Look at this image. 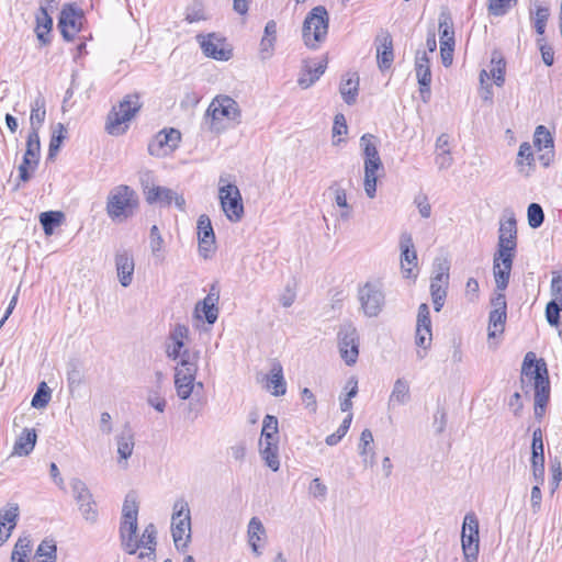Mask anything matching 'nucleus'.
I'll use <instances>...</instances> for the list:
<instances>
[{
    "mask_svg": "<svg viewBox=\"0 0 562 562\" xmlns=\"http://www.w3.org/2000/svg\"><path fill=\"white\" fill-rule=\"evenodd\" d=\"M137 207L138 196L131 187L120 184L109 192L105 211L111 220H126L133 216Z\"/></svg>",
    "mask_w": 562,
    "mask_h": 562,
    "instance_id": "1",
    "label": "nucleus"
},
{
    "mask_svg": "<svg viewBox=\"0 0 562 562\" xmlns=\"http://www.w3.org/2000/svg\"><path fill=\"white\" fill-rule=\"evenodd\" d=\"M142 109L140 97L138 93H130L114 105L106 116L105 131L113 136L123 135L127 126L124 123L130 122Z\"/></svg>",
    "mask_w": 562,
    "mask_h": 562,
    "instance_id": "2",
    "label": "nucleus"
},
{
    "mask_svg": "<svg viewBox=\"0 0 562 562\" xmlns=\"http://www.w3.org/2000/svg\"><path fill=\"white\" fill-rule=\"evenodd\" d=\"M137 502L135 497L127 495L122 508L120 539L123 550L128 554H135L139 549V540L137 537Z\"/></svg>",
    "mask_w": 562,
    "mask_h": 562,
    "instance_id": "3",
    "label": "nucleus"
},
{
    "mask_svg": "<svg viewBox=\"0 0 562 562\" xmlns=\"http://www.w3.org/2000/svg\"><path fill=\"white\" fill-rule=\"evenodd\" d=\"M240 109L238 103L228 95H217L210 103L205 119L209 123L211 132L220 133L225 126L222 124L223 119L239 123Z\"/></svg>",
    "mask_w": 562,
    "mask_h": 562,
    "instance_id": "4",
    "label": "nucleus"
},
{
    "mask_svg": "<svg viewBox=\"0 0 562 562\" xmlns=\"http://www.w3.org/2000/svg\"><path fill=\"white\" fill-rule=\"evenodd\" d=\"M329 25V16L325 7L317 5L313 8L306 15L303 27L302 36L304 43L310 48H317L318 44L324 42Z\"/></svg>",
    "mask_w": 562,
    "mask_h": 562,
    "instance_id": "5",
    "label": "nucleus"
},
{
    "mask_svg": "<svg viewBox=\"0 0 562 562\" xmlns=\"http://www.w3.org/2000/svg\"><path fill=\"white\" fill-rule=\"evenodd\" d=\"M357 300L364 316L378 317L385 306L383 284L378 281H367L358 285Z\"/></svg>",
    "mask_w": 562,
    "mask_h": 562,
    "instance_id": "6",
    "label": "nucleus"
},
{
    "mask_svg": "<svg viewBox=\"0 0 562 562\" xmlns=\"http://www.w3.org/2000/svg\"><path fill=\"white\" fill-rule=\"evenodd\" d=\"M171 533L177 550L184 551L191 540V515L188 502L182 498L173 504Z\"/></svg>",
    "mask_w": 562,
    "mask_h": 562,
    "instance_id": "7",
    "label": "nucleus"
},
{
    "mask_svg": "<svg viewBox=\"0 0 562 562\" xmlns=\"http://www.w3.org/2000/svg\"><path fill=\"white\" fill-rule=\"evenodd\" d=\"M521 383L526 380L532 382L535 392L550 391V380L547 363L543 359H537L535 352L526 353L521 366Z\"/></svg>",
    "mask_w": 562,
    "mask_h": 562,
    "instance_id": "8",
    "label": "nucleus"
},
{
    "mask_svg": "<svg viewBox=\"0 0 562 562\" xmlns=\"http://www.w3.org/2000/svg\"><path fill=\"white\" fill-rule=\"evenodd\" d=\"M479 520L474 513H468L463 519L461 544L464 559L475 561L479 555Z\"/></svg>",
    "mask_w": 562,
    "mask_h": 562,
    "instance_id": "9",
    "label": "nucleus"
},
{
    "mask_svg": "<svg viewBox=\"0 0 562 562\" xmlns=\"http://www.w3.org/2000/svg\"><path fill=\"white\" fill-rule=\"evenodd\" d=\"M83 11L74 3H65L58 18V29L65 41L70 42L81 31Z\"/></svg>",
    "mask_w": 562,
    "mask_h": 562,
    "instance_id": "10",
    "label": "nucleus"
},
{
    "mask_svg": "<svg viewBox=\"0 0 562 562\" xmlns=\"http://www.w3.org/2000/svg\"><path fill=\"white\" fill-rule=\"evenodd\" d=\"M220 201L226 217L233 222H239L244 215V205L239 189L235 184H225L220 188Z\"/></svg>",
    "mask_w": 562,
    "mask_h": 562,
    "instance_id": "11",
    "label": "nucleus"
},
{
    "mask_svg": "<svg viewBox=\"0 0 562 562\" xmlns=\"http://www.w3.org/2000/svg\"><path fill=\"white\" fill-rule=\"evenodd\" d=\"M74 498L87 521L95 522L98 518L97 504L87 484L80 479H74L70 483Z\"/></svg>",
    "mask_w": 562,
    "mask_h": 562,
    "instance_id": "12",
    "label": "nucleus"
},
{
    "mask_svg": "<svg viewBox=\"0 0 562 562\" xmlns=\"http://www.w3.org/2000/svg\"><path fill=\"white\" fill-rule=\"evenodd\" d=\"M181 133L176 128H164L148 144V153L155 157H165L178 148Z\"/></svg>",
    "mask_w": 562,
    "mask_h": 562,
    "instance_id": "13",
    "label": "nucleus"
},
{
    "mask_svg": "<svg viewBox=\"0 0 562 562\" xmlns=\"http://www.w3.org/2000/svg\"><path fill=\"white\" fill-rule=\"evenodd\" d=\"M339 352L346 364L352 366L359 356V337L352 325H345L338 331Z\"/></svg>",
    "mask_w": 562,
    "mask_h": 562,
    "instance_id": "14",
    "label": "nucleus"
},
{
    "mask_svg": "<svg viewBox=\"0 0 562 562\" xmlns=\"http://www.w3.org/2000/svg\"><path fill=\"white\" fill-rule=\"evenodd\" d=\"M493 310L488 315V338L495 337L504 331L507 318V303L505 293H495L491 300Z\"/></svg>",
    "mask_w": 562,
    "mask_h": 562,
    "instance_id": "15",
    "label": "nucleus"
},
{
    "mask_svg": "<svg viewBox=\"0 0 562 562\" xmlns=\"http://www.w3.org/2000/svg\"><path fill=\"white\" fill-rule=\"evenodd\" d=\"M220 289L212 284L209 294L195 304L194 313L196 317L204 318L207 324L213 325L218 317Z\"/></svg>",
    "mask_w": 562,
    "mask_h": 562,
    "instance_id": "16",
    "label": "nucleus"
},
{
    "mask_svg": "<svg viewBox=\"0 0 562 562\" xmlns=\"http://www.w3.org/2000/svg\"><path fill=\"white\" fill-rule=\"evenodd\" d=\"M198 40L205 56L216 60H228L232 57V50L226 48L224 38L212 33L206 36L198 35Z\"/></svg>",
    "mask_w": 562,
    "mask_h": 562,
    "instance_id": "17",
    "label": "nucleus"
},
{
    "mask_svg": "<svg viewBox=\"0 0 562 562\" xmlns=\"http://www.w3.org/2000/svg\"><path fill=\"white\" fill-rule=\"evenodd\" d=\"M55 4V0H46V5H41L35 14V33L42 45H48L50 43L53 19L48 14V9H53Z\"/></svg>",
    "mask_w": 562,
    "mask_h": 562,
    "instance_id": "18",
    "label": "nucleus"
},
{
    "mask_svg": "<svg viewBox=\"0 0 562 562\" xmlns=\"http://www.w3.org/2000/svg\"><path fill=\"white\" fill-rule=\"evenodd\" d=\"M513 262V258L493 257V276L496 288L495 293H504L507 289Z\"/></svg>",
    "mask_w": 562,
    "mask_h": 562,
    "instance_id": "19",
    "label": "nucleus"
},
{
    "mask_svg": "<svg viewBox=\"0 0 562 562\" xmlns=\"http://www.w3.org/2000/svg\"><path fill=\"white\" fill-rule=\"evenodd\" d=\"M415 71L419 83V91L423 98L430 93L431 70L430 61L426 52H417L415 57Z\"/></svg>",
    "mask_w": 562,
    "mask_h": 562,
    "instance_id": "20",
    "label": "nucleus"
},
{
    "mask_svg": "<svg viewBox=\"0 0 562 562\" xmlns=\"http://www.w3.org/2000/svg\"><path fill=\"white\" fill-rule=\"evenodd\" d=\"M376 60L380 70L384 71L392 66L394 60L393 40L389 32H382L376 36Z\"/></svg>",
    "mask_w": 562,
    "mask_h": 562,
    "instance_id": "21",
    "label": "nucleus"
},
{
    "mask_svg": "<svg viewBox=\"0 0 562 562\" xmlns=\"http://www.w3.org/2000/svg\"><path fill=\"white\" fill-rule=\"evenodd\" d=\"M198 239L199 251L204 258H207V252L212 250L215 243V235L207 215L202 214L198 220Z\"/></svg>",
    "mask_w": 562,
    "mask_h": 562,
    "instance_id": "22",
    "label": "nucleus"
},
{
    "mask_svg": "<svg viewBox=\"0 0 562 562\" xmlns=\"http://www.w3.org/2000/svg\"><path fill=\"white\" fill-rule=\"evenodd\" d=\"M401 266L405 277H409L412 268L417 265V254L412 235L403 233L400 238Z\"/></svg>",
    "mask_w": 562,
    "mask_h": 562,
    "instance_id": "23",
    "label": "nucleus"
},
{
    "mask_svg": "<svg viewBox=\"0 0 562 562\" xmlns=\"http://www.w3.org/2000/svg\"><path fill=\"white\" fill-rule=\"evenodd\" d=\"M115 267L121 285H131L135 268L133 256L127 250L119 251L115 255Z\"/></svg>",
    "mask_w": 562,
    "mask_h": 562,
    "instance_id": "24",
    "label": "nucleus"
},
{
    "mask_svg": "<svg viewBox=\"0 0 562 562\" xmlns=\"http://www.w3.org/2000/svg\"><path fill=\"white\" fill-rule=\"evenodd\" d=\"M189 328L186 325L177 324L169 335L171 341L166 349L168 358L177 360L183 352L186 340L188 339Z\"/></svg>",
    "mask_w": 562,
    "mask_h": 562,
    "instance_id": "25",
    "label": "nucleus"
},
{
    "mask_svg": "<svg viewBox=\"0 0 562 562\" xmlns=\"http://www.w3.org/2000/svg\"><path fill=\"white\" fill-rule=\"evenodd\" d=\"M449 274L448 272H438L430 281V294L436 312H440L445 305L447 296Z\"/></svg>",
    "mask_w": 562,
    "mask_h": 562,
    "instance_id": "26",
    "label": "nucleus"
},
{
    "mask_svg": "<svg viewBox=\"0 0 562 562\" xmlns=\"http://www.w3.org/2000/svg\"><path fill=\"white\" fill-rule=\"evenodd\" d=\"M327 60L323 59L318 63L305 61L302 72L297 79V83L302 89L313 86L325 72Z\"/></svg>",
    "mask_w": 562,
    "mask_h": 562,
    "instance_id": "27",
    "label": "nucleus"
},
{
    "mask_svg": "<svg viewBox=\"0 0 562 562\" xmlns=\"http://www.w3.org/2000/svg\"><path fill=\"white\" fill-rule=\"evenodd\" d=\"M266 389L270 391L273 396H282L286 392V382L283 375V368L281 363L274 360L271 363L270 372L266 376Z\"/></svg>",
    "mask_w": 562,
    "mask_h": 562,
    "instance_id": "28",
    "label": "nucleus"
},
{
    "mask_svg": "<svg viewBox=\"0 0 562 562\" xmlns=\"http://www.w3.org/2000/svg\"><path fill=\"white\" fill-rule=\"evenodd\" d=\"M359 91V76L357 72L347 74L342 77L339 92L344 101L351 105L356 102Z\"/></svg>",
    "mask_w": 562,
    "mask_h": 562,
    "instance_id": "29",
    "label": "nucleus"
},
{
    "mask_svg": "<svg viewBox=\"0 0 562 562\" xmlns=\"http://www.w3.org/2000/svg\"><path fill=\"white\" fill-rule=\"evenodd\" d=\"M18 517V505H12L9 509L0 512V546H2L10 537L11 530L16 525Z\"/></svg>",
    "mask_w": 562,
    "mask_h": 562,
    "instance_id": "30",
    "label": "nucleus"
},
{
    "mask_svg": "<svg viewBox=\"0 0 562 562\" xmlns=\"http://www.w3.org/2000/svg\"><path fill=\"white\" fill-rule=\"evenodd\" d=\"M36 439L35 429L25 428L14 442L13 454L29 456L35 447Z\"/></svg>",
    "mask_w": 562,
    "mask_h": 562,
    "instance_id": "31",
    "label": "nucleus"
},
{
    "mask_svg": "<svg viewBox=\"0 0 562 562\" xmlns=\"http://www.w3.org/2000/svg\"><path fill=\"white\" fill-rule=\"evenodd\" d=\"M383 170V164L373 161H364V192L369 199H373L376 194L378 171Z\"/></svg>",
    "mask_w": 562,
    "mask_h": 562,
    "instance_id": "32",
    "label": "nucleus"
},
{
    "mask_svg": "<svg viewBox=\"0 0 562 562\" xmlns=\"http://www.w3.org/2000/svg\"><path fill=\"white\" fill-rule=\"evenodd\" d=\"M248 542L254 553L261 554L258 542L266 537V529L258 517H252L248 522Z\"/></svg>",
    "mask_w": 562,
    "mask_h": 562,
    "instance_id": "33",
    "label": "nucleus"
},
{
    "mask_svg": "<svg viewBox=\"0 0 562 562\" xmlns=\"http://www.w3.org/2000/svg\"><path fill=\"white\" fill-rule=\"evenodd\" d=\"M172 198H176V192L166 187H153L146 191V201L149 204L160 203L161 205L169 206L172 203Z\"/></svg>",
    "mask_w": 562,
    "mask_h": 562,
    "instance_id": "34",
    "label": "nucleus"
},
{
    "mask_svg": "<svg viewBox=\"0 0 562 562\" xmlns=\"http://www.w3.org/2000/svg\"><path fill=\"white\" fill-rule=\"evenodd\" d=\"M200 358V351L184 349L180 355L177 371H182L186 374H196L198 373V360Z\"/></svg>",
    "mask_w": 562,
    "mask_h": 562,
    "instance_id": "35",
    "label": "nucleus"
},
{
    "mask_svg": "<svg viewBox=\"0 0 562 562\" xmlns=\"http://www.w3.org/2000/svg\"><path fill=\"white\" fill-rule=\"evenodd\" d=\"M360 147L362 148L364 161L371 160L376 164H382L376 147V137L374 135L369 133L363 134L360 138Z\"/></svg>",
    "mask_w": 562,
    "mask_h": 562,
    "instance_id": "36",
    "label": "nucleus"
},
{
    "mask_svg": "<svg viewBox=\"0 0 562 562\" xmlns=\"http://www.w3.org/2000/svg\"><path fill=\"white\" fill-rule=\"evenodd\" d=\"M409 401V385L404 379H397L394 382L392 393L389 398V406L403 405Z\"/></svg>",
    "mask_w": 562,
    "mask_h": 562,
    "instance_id": "37",
    "label": "nucleus"
},
{
    "mask_svg": "<svg viewBox=\"0 0 562 562\" xmlns=\"http://www.w3.org/2000/svg\"><path fill=\"white\" fill-rule=\"evenodd\" d=\"M56 542L53 539H44L36 549L34 561L36 562H56L57 559Z\"/></svg>",
    "mask_w": 562,
    "mask_h": 562,
    "instance_id": "38",
    "label": "nucleus"
},
{
    "mask_svg": "<svg viewBox=\"0 0 562 562\" xmlns=\"http://www.w3.org/2000/svg\"><path fill=\"white\" fill-rule=\"evenodd\" d=\"M46 116L45 101L43 98H37L32 104L30 124V132L38 134L41 126L43 125Z\"/></svg>",
    "mask_w": 562,
    "mask_h": 562,
    "instance_id": "39",
    "label": "nucleus"
},
{
    "mask_svg": "<svg viewBox=\"0 0 562 562\" xmlns=\"http://www.w3.org/2000/svg\"><path fill=\"white\" fill-rule=\"evenodd\" d=\"M259 451L266 465L270 468L273 472H277L280 468L279 445L277 442H268L265 446H259Z\"/></svg>",
    "mask_w": 562,
    "mask_h": 562,
    "instance_id": "40",
    "label": "nucleus"
},
{
    "mask_svg": "<svg viewBox=\"0 0 562 562\" xmlns=\"http://www.w3.org/2000/svg\"><path fill=\"white\" fill-rule=\"evenodd\" d=\"M117 452L120 454L119 462L121 463L122 460H127L134 450V436L131 431V429H125L121 432L120 436H117Z\"/></svg>",
    "mask_w": 562,
    "mask_h": 562,
    "instance_id": "41",
    "label": "nucleus"
},
{
    "mask_svg": "<svg viewBox=\"0 0 562 562\" xmlns=\"http://www.w3.org/2000/svg\"><path fill=\"white\" fill-rule=\"evenodd\" d=\"M533 162H535V158H533L531 145L528 142H524L519 146V150L517 154V160H516V165L519 167V172L524 173L526 177H528L530 175V172H529V170L525 169V164H526V166L531 168L533 166Z\"/></svg>",
    "mask_w": 562,
    "mask_h": 562,
    "instance_id": "42",
    "label": "nucleus"
},
{
    "mask_svg": "<svg viewBox=\"0 0 562 562\" xmlns=\"http://www.w3.org/2000/svg\"><path fill=\"white\" fill-rule=\"evenodd\" d=\"M64 214L59 211H47L40 215V223L46 235H52L54 229L61 224Z\"/></svg>",
    "mask_w": 562,
    "mask_h": 562,
    "instance_id": "43",
    "label": "nucleus"
},
{
    "mask_svg": "<svg viewBox=\"0 0 562 562\" xmlns=\"http://www.w3.org/2000/svg\"><path fill=\"white\" fill-rule=\"evenodd\" d=\"M491 66L490 72H487L490 78L494 80L497 87H502L505 82L506 63L504 58L494 53L491 59Z\"/></svg>",
    "mask_w": 562,
    "mask_h": 562,
    "instance_id": "44",
    "label": "nucleus"
},
{
    "mask_svg": "<svg viewBox=\"0 0 562 562\" xmlns=\"http://www.w3.org/2000/svg\"><path fill=\"white\" fill-rule=\"evenodd\" d=\"M32 549V541L29 536L20 537L11 554L12 562H27Z\"/></svg>",
    "mask_w": 562,
    "mask_h": 562,
    "instance_id": "45",
    "label": "nucleus"
},
{
    "mask_svg": "<svg viewBox=\"0 0 562 562\" xmlns=\"http://www.w3.org/2000/svg\"><path fill=\"white\" fill-rule=\"evenodd\" d=\"M150 239V250L156 260V262H162L165 260L164 256V239L159 232V228L156 225H153L149 233Z\"/></svg>",
    "mask_w": 562,
    "mask_h": 562,
    "instance_id": "46",
    "label": "nucleus"
},
{
    "mask_svg": "<svg viewBox=\"0 0 562 562\" xmlns=\"http://www.w3.org/2000/svg\"><path fill=\"white\" fill-rule=\"evenodd\" d=\"M37 166V159L26 158L23 156L22 162L18 167L19 177L14 188L15 190L20 188L21 182L25 183L31 180L32 173L36 170Z\"/></svg>",
    "mask_w": 562,
    "mask_h": 562,
    "instance_id": "47",
    "label": "nucleus"
},
{
    "mask_svg": "<svg viewBox=\"0 0 562 562\" xmlns=\"http://www.w3.org/2000/svg\"><path fill=\"white\" fill-rule=\"evenodd\" d=\"M139 540V548L144 549L138 554V558L144 562H154L156 559V538L142 535Z\"/></svg>",
    "mask_w": 562,
    "mask_h": 562,
    "instance_id": "48",
    "label": "nucleus"
},
{
    "mask_svg": "<svg viewBox=\"0 0 562 562\" xmlns=\"http://www.w3.org/2000/svg\"><path fill=\"white\" fill-rule=\"evenodd\" d=\"M440 41H454L453 22L450 13L446 10L439 15Z\"/></svg>",
    "mask_w": 562,
    "mask_h": 562,
    "instance_id": "49",
    "label": "nucleus"
},
{
    "mask_svg": "<svg viewBox=\"0 0 562 562\" xmlns=\"http://www.w3.org/2000/svg\"><path fill=\"white\" fill-rule=\"evenodd\" d=\"M533 144L538 148V150L553 149V138L550 132L543 125H539L536 127L533 135Z\"/></svg>",
    "mask_w": 562,
    "mask_h": 562,
    "instance_id": "50",
    "label": "nucleus"
},
{
    "mask_svg": "<svg viewBox=\"0 0 562 562\" xmlns=\"http://www.w3.org/2000/svg\"><path fill=\"white\" fill-rule=\"evenodd\" d=\"M67 381L70 390L81 385L83 374L79 361L71 360L67 363Z\"/></svg>",
    "mask_w": 562,
    "mask_h": 562,
    "instance_id": "51",
    "label": "nucleus"
},
{
    "mask_svg": "<svg viewBox=\"0 0 562 562\" xmlns=\"http://www.w3.org/2000/svg\"><path fill=\"white\" fill-rule=\"evenodd\" d=\"M530 15L533 19L536 32L539 35H542L544 33L547 21L550 15L549 8L543 5H536L535 11L530 10Z\"/></svg>",
    "mask_w": 562,
    "mask_h": 562,
    "instance_id": "52",
    "label": "nucleus"
},
{
    "mask_svg": "<svg viewBox=\"0 0 562 562\" xmlns=\"http://www.w3.org/2000/svg\"><path fill=\"white\" fill-rule=\"evenodd\" d=\"M518 0H487V11L490 15L503 16L512 7L516 5Z\"/></svg>",
    "mask_w": 562,
    "mask_h": 562,
    "instance_id": "53",
    "label": "nucleus"
},
{
    "mask_svg": "<svg viewBox=\"0 0 562 562\" xmlns=\"http://www.w3.org/2000/svg\"><path fill=\"white\" fill-rule=\"evenodd\" d=\"M517 239L498 237L497 249L493 257H505L515 259Z\"/></svg>",
    "mask_w": 562,
    "mask_h": 562,
    "instance_id": "54",
    "label": "nucleus"
},
{
    "mask_svg": "<svg viewBox=\"0 0 562 562\" xmlns=\"http://www.w3.org/2000/svg\"><path fill=\"white\" fill-rule=\"evenodd\" d=\"M52 397V391L45 382H41L34 394L31 405L34 408H44L47 406Z\"/></svg>",
    "mask_w": 562,
    "mask_h": 562,
    "instance_id": "55",
    "label": "nucleus"
},
{
    "mask_svg": "<svg viewBox=\"0 0 562 562\" xmlns=\"http://www.w3.org/2000/svg\"><path fill=\"white\" fill-rule=\"evenodd\" d=\"M66 130L61 123H58L56 125V128L53 132V135L50 137L49 147H48V155L47 159H53L56 155V153L59 150L60 145L65 138Z\"/></svg>",
    "mask_w": 562,
    "mask_h": 562,
    "instance_id": "56",
    "label": "nucleus"
},
{
    "mask_svg": "<svg viewBox=\"0 0 562 562\" xmlns=\"http://www.w3.org/2000/svg\"><path fill=\"white\" fill-rule=\"evenodd\" d=\"M346 389H349V391L344 397L340 396V409L349 414L352 408L351 400L358 394V381L355 378H350L346 384Z\"/></svg>",
    "mask_w": 562,
    "mask_h": 562,
    "instance_id": "57",
    "label": "nucleus"
},
{
    "mask_svg": "<svg viewBox=\"0 0 562 562\" xmlns=\"http://www.w3.org/2000/svg\"><path fill=\"white\" fill-rule=\"evenodd\" d=\"M23 156L26 158L37 159V161L40 162L41 142L40 135L35 134V132H29L26 139V149Z\"/></svg>",
    "mask_w": 562,
    "mask_h": 562,
    "instance_id": "58",
    "label": "nucleus"
},
{
    "mask_svg": "<svg viewBox=\"0 0 562 562\" xmlns=\"http://www.w3.org/2000/svg\"><path fill=\"white\" fill-rule=\"evenodd\" d=\"M528 224L531 228H539L544 222L542 206L538 203L529 204L527 209Z\"/></svg>",
    "mask_w": 562,
    "mask_h": 562,
    "instance_id": "59",
    "label": "nucleus"
},
{
    "mask_svg": "<svg viewBox=\"0 0 562 562\" xmlns=\"http://www.w3.org/2000/svg\"><path fill=\"white\" fill-rule=\"evenodd\" d=\"M550 391L535 392V418L540 423L546 414Z\"/></svg>",
    "mask_w": 562,
    "mask_h": 562,
    "instance_id": "60",
    "label": "nucleus"
},
{
    "mask_svg": "<svg viewBox=\"0 0 562 562\" xmlns=\"http://www.w3.org/2000/svg\"><path fill=\"white\" fill-rule=\"evenodd\" d=\"M351 420H352V413H349L345 419L342 420V423L340 424V426L338 427V429L336 430V432L329 435L326 437V443L328 446H335L337 445L344 437L345 435L347 434L350 425H351Z\"/></svg>",
    "mask_w": 562,
    "mask_h": 562,
    "instance_id": "61",
    "label": "nucleus"
},
{
    "mask_svg": "<svg viewBox=\"0 0 562 562\" xmlns=\"http://www.w3.org/2000/svg\"><path fill=\"white\" fill-rule=\"evenodd\" d=\"M562 311V302L551 300L546 306V318L549 325L558 326L560 324V313Z\"/></svg>",
    "mask_w": 562,
    "mask_h": 562,
    "instance_id": "62",
    "label": "nucleus"
},
{
    "mask_svg": "<svg viewBox=\"0 0 562 562\" xmlns=\"http://www.w3.org/2000/svg\"><path fill=\"white\" fill-rule=\"evenodd\" d=\"M498 237L517 239V222L514 216L499 222Z\"/></svg>",
    "mask_w": 562,
    "mask_h": 562,
    "instance_id": "63",
    "label": "nucleus"
},
{
    "mask_svg": "<svg viewBox=\"0 0 562 562\" xmlns=\"http://www.w3.org/2000/svg\"><path fill=\"white\" fill-rule=\"evenodd\" d=\"M531 472L535 483H544V457L530 458Z\"/></svg>",
    "mask_w": 562,
    "mask_h": 562,
    "instance_id": "64",
    "label": "nucleus"
}]
</instances>
